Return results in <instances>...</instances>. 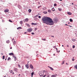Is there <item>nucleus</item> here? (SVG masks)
<instances>
[{
	"mask_svg": "<svg viewBox=\"0 0 77 77\" xmlns=\"http://www.w3.org/2000/svg\"><path fill=\"white\" fill-rule=\"evenodd\" d=\"M35 74V72H32L31 73V75H33Z\"/></svg>",
	"mask_w": 77,
	"mask_h": 77,
	"instance_id": "cd10ccee",
	"label": "nucleus"
},
{
	"mask_svg": "<svg viewBox=\"0 0 77 77\" xmlns=\"http://www.w3.org/2000/svg\"><path fill=\"white\" fill-rule=\"evenodd\" d=\"M21 27H18V28H17V30H19V29H21Z\"/></svg>",
	"mask_w": 77,
	"mask_h": 77,
	"instance_id": "4468645a",
	"label": "nucleus"
},
{
	"mask_svg": "<svg viewBox=\"0 0 77 77\" xmlns=\"http://www.w3.org/2000/svg\"><path fill=\"white\" fill-rule=\"evenodd\" d=\"M48 12H49V13H51V10H48Z\"/></svg>",
	"mask_w": 77,
	"mask_h": 77,
	"instance_id": "6ab92c4d",
	"label": "nucleus"
},
{
	"mask_svg": "<svg viewBox=\"0 0 77 77\" xmlns=\"http://www.w3.org/2000/svg\"><path fill=\"white\" fill-rule=\"evenodd\" d=\"M57 75L55 74V75H52L51 77H56V76Z\"/></svg>",
	"mask_w": 77,
	"mask_h": 77,
	"instance_id": "39448f33",
	"label": "nucleus"
},
{
	"mask_svg": "<svg viewBox=\"0 0 77 77\" xmlns=\"http://www.w3.org/2000/svg\"><path fill=\"white\" fill-rule=\"evenodd\" d=\"M9 55H10V56H12V55H14V53H10L9 54Z\"/></svg>",
	"mask_w": 77,
	"mask_h": 77,
	"instance_id": "9b49d317",
	"label": "nucleus"
},
{
	"mask_svg": "<svg viewBox=\"0 0 77 77\" xmlns=\"http://www.w3.org/2000/svg\"><path fill=\"white\" fill-rule=\"evenodd\" d=\"M17 61V57H16L15 58H14V61Z\"/></svg>",
	"mask_w": 77,
	"mask_h": 77,
	"instance_id": "c85d7f7f",
	"label": "nucleus"
},
{
	"mask_svg": "<svg viewBox=\"0 0 77 77\" xmlns=\"http://www.w3.org/2000/svg\"><path fill=\"white\" fill-rule=\"evenodd\" d=\"M18 66L19 68H21V66H20V64L18 65Z\"/></svg>",
	"mask_w": 77,
	"mask_h": 77,
	"instance_id": "aec40b11",
	"label": "nucleus"
},
{
	"mask_svg": "<svg viewBox=\"0 0 77 77\" xmlns=\"http://www.w3.org/2000/svg\"><path fill=\"white\" fill-rule=\"evenodd\" d=\"M68 24H70L69 22V23H68Z\"/></svg>",
	"mask_w": 77,
	"mask_h": 77,
	"instance_id": "69168bd1",
	"label": "nucleus"
},
{
	"mask_svg": "<svg viewBox=\"0 0 77 77\" xmlns=\"http://www.w3.org/2000/svg\"><path fill=\"white\" fill-rule=\"evenodd\" d=\"M5 56H3L2 58H3V60L5 59Z\"/></svg>",
	"mask_w": 77,
	"mask_h": 77,
	"instance_id": "c756f323",
	"label": "nucleus"
},
{
	"mask_svg": "<svg viewBox=\"0 0 77 77\" xmlns=\"http://www.w3.org/2000/svg\"><path fill=\"white\" fill-rule=\"evenodd\" d=\"M10 48V49H12V48L11 47Z\"/></svg>",
	"mask_w": 77,
	"mask_h": 77,
	"instance_id": "13d9d810",
	"label": "nucleus"
},
{
	"mask_svg": "<svg viewBox=\"0 0 77 77\" xmlns=\"http://www.w3.org/2000/svg\"><path fill=\"white\" fill-rule=\"evenodd\" d=\"M22 69H24V67H23V66H22Z\"/></svg>",
	"mask_w": 77,
	"mask_h": 77,
	"instance_id": "e433bc0d",
	"label": "nucleus"
},
{
	"mask_svg": "<svg viewBox=\"0 0 77 77\" xmlns=\"http://www.w3.org/2000/svg\"><path fill=\"white\" fill-rule=\"evenodd\" d=\"M25 21L27 22H28L29 21V19L28 18H26L25 20Z\"/></svg>",
	"mask_w": 77,
	"mask_h": 77,
	"instance_id": "f8f14e48",
	"label": "nucleus"
},
{
	"mask_svg": "<svg viewBox=\"0 0 77 77\" xmlns=\"http://www.w3.org/2000/svg\"><path fill=\"white\" fill-rule=\"evenodd\" d=\"M48 67L49 68H50L51 69V70H52V71H53V70H54V69H53V68H52L51 67H50L49 66H48Z\"/></svg>",
	"mask_w": 77,
	"mask_h": 77,
	"instance_id": "1a4fd4ad",
	"label": "nucleus"
},
{
	"mask_svg": "<svg viewBox=\"0 0 77 77\" xmlns=\"http://www.w3.org/2000/svg\"><path fill=\"white\" fill-rule=\"evenodd\" d=\"M66 46L67 47H69V45H67Z\"/></svg>",
	"mask_w": 77,
	"mask_h": 77,
	"instance_id": "49530a36",
	"label": "nucleus"
},
{
	"mask_svg": "<svg viewBox=\"0 0 77 77\" xmlns=\"http://www.w3.org/2000/svg\"><path fill=\"white\" fill-rule=\"evenodd\" d=\"M29 67L31 69H33V65H32V64H30Z\"/></svg>",
	"mask_w": 77,
	"mask_h": 77,
	"instance_id": "20e7f679",
	"label": "nucleus"
},
{
	"mask_svg": "<svg viewBox=\"0 0 77 77\" xmlns=\"http://www.w3.org/2000/svg\"><path fill=\"white\" fill-rule=\"evenodd\" d=\"M64 64V63H63L62 64Z\"/></svg>",
	"mask_w": 77,
	"mask_h": 77,
	"instance_id": "338daca9",
	"label": "nucleus"
},
{
	"mask_svg": "<svg viewBox=\"0 0 77 77\" xmlns=\"http://www.w3.org/2000/svg\"><path fill=\"white\" fill-rule=\"evenodd\" d=\"M13 57L14 58H15L16 57H15V56H14V55H13Z\"/></svg>",
	"mask_w": 77,
	"mask_h": 77,
	"instance_id": "c9c22d12",
	"label": "nucleus"
},
{
	"mask_svg": "<svg viewBox=\"0 0 77 77\" xmlns=\"http://www.w3.org/2000/svg\"><path fill=\"white\" fill-rule=\"evenodd\" d=\"M18 7L19 8V9H20V8H21V6L20 5H18Z\"/></svg>",
	"mask_w": 77,
	"mask_h": 77,
	"instance_id": "2eb2a0df",
	"label": "nucleus"
},
{
	"mask_svg": "<svg viewBox=\"0 0 77 77\" xmlns=\"http://www.w3.org/2000/svg\"><path fill=\"white\" fill-rule=\"evenodd\" d=\"M33 75H31V77H33Z\"/></svg>",
	"mask_w": 77,
	"mask_h": 77,
	"instance_id": "5fc2aeb1",
	"label": "nucleus"
},
{
	"mask_svg": "<svg viewBox=\"0 0 77 77\" xmlns=\"http://www.w3.org/2000/svg\"><path fill=\"white\" fill-rule=\"evenodd\" d=\"M13 72V71L12 70H10V73L11 74V73H12Z\"/></svg>",
	"mask_w": 77,
	"mask_h": 77,
	"instance_id": "2f4dec72",
	"label": "nucleus"
},
{
	"mask_svg": "<svg viewBox=\"0 0 77 77\" xmlns=\"http://www.w3.org/2000/svg\"><path fill=\"white\" fill-rule=\"evenodd\" d=\"M5 12H9V10L7 9L4 11Z\"/></svg>",
	"mask_w": 77,
	"mask_h": 77,
	"instance_id": "9d476101",
	"label": "nucleus"
},
{
	"mask_svg": "<svg viewBox=\"0 0 77 77\" xmlns=\"http://www.w3.org/2000/svg\"><path fill=\"white\" fill-rule=\"evenodd\" d=\"M33 30V29L32 28H29L27 29V31L28 32H31Z\"/></svg>",
	"mask_w": 77,
	"mask_h": 77,
	"instance_id": "f03ea898",
	"label": "nucleus"
},
{
	"mask_svg": "<svg viewBox=\"0 0 77 77\" xmlns=\"http://www.w3.org/2000/svg\"><path fill=\"white\" fill-rule=\"evenodd\" d=\"M12 74H13V75H14V72H13L12 73Z\"/></svg>",
	"mask_w": 77,
	"mask_h": 77,
	"instance_id": "603ef678",
	"label": "nucleus"
},
{
	"mask_svg": "<svg viewBox=\"0 0 77 77\" xmlns=\"http://www.w3.org/2000/svg\"><path fill=\"white\" fill-rule=\"evenodd\" d=\"M31 24H32V25H34V23H32Z\"/></svg>",
	"mask_w": 77,
	"mask_h": 77,
	"instance_id": "79ce46f5",
	"label": "nucleus"
},
{
	"mask_svg": "<svg viewBox=\"0 0 77 77\" xmlns=\"http://www.w3.org/2000/svg\"><path fill=\"white\" fill-rule=\"evenodd\" d=\"M9 21L10 22V23H12L13 21L12 20H9Z\"/></svg>",
	"mask_w": 77,
	"mask_h": 77,
	"instance_id": "a878e982",
	"label": "nucleus"
},
{
	"mask_svg": "<svg viewBox=\"0 0 77 77\" xmlns=\"http://www.w3.org/2000/svg\"><path fill=\"white\" fill-rule=\"evenodd\" d=\"M13 40H14V38H13L12 40L13 41Z\"/></svg>",
	"mask_w": 77,
	"mask_h": 77,
	"instance_id": "bf43d9fd",
	"label": "nucleus"
},
{
	"mask_svg": "<svg viewBox=\"0 0 77 77\" xmlns=\"http://www.w3.org/2000/svg\"><path fill=\"white\" fill-rule=\"evenodd\" d=\"M42 21L43 23L49 24V25H53L54 22L52 19L50 17H44L42 18Z\"/></svg>",
	"mask_w": 77,
	"mask_h": 77,
	"instance_id": "f257e3e1",
	"label": "nucleus"
},
{
	"mask_svg": "<svg viewBox=\"0 0 77 77\" xmlns=\"http://www.w3.org/2000/svg\"><path fill=\"white\" fill-rule=\"evenodd\" d=\"M13 44H14H14H16V42H15V41H14V42H13Z\"/></svg>",
	"mask_w": 77,
	"mask_h": 77,
	"instance_id": "412c9836",
	"label": "nucleus"
},
{
	"mask_svg": "<svg viewBox=\"0 0 77 77\" xmlns=\"http://www.w3.org/2000/svg\"><path fill=\"white\" fill-rule=\"evenodd\" d=\"M67 14H68V15H72V13L69 12H67Z\"/></svg>",
	"mask_w": 77,
	"mask_h": 77,
	"instance_id": "0eeeda50",
	"label": "nucleus"
},
{
	"mask_svg": "<svg viewBox=\"0 0 77 77\" xmlns=\"http://www.w3.org/2000/svg\"><path fill=\"white\" fill-rule=\"evenodd\" d=\"M72 48H75V45H73Z\"/></svg>",
	"mask_w": 77,
	"mask_h": 77,
	"instance_id": "f704fd0d",
	"label": "nucleus"
},
{
	"mask_svg": "<svg viewBox=\"0 0 77 77\" xmlns=\"http://www.w3.org/2000/svg\"><path fill=\"white\" fill-rule=\"evenodd\" d=\"M26 33H27V32H24L25 34H26Z\"/></svg>",
	"mask_w": 77,
	"mask_h": 77,
	"instance_id": "3c124183",
	"label": "nucleus"
},
{
	"mask_svg": "<svg viewBox=\"0 0 77 77\" xmlns=\"http://www.w3.org/2000/svg\"><path fill=\"white\" fill-rule=\"evenodd\" d=\"M34 26H36V25H38V23H34Z\"/></svg>",
	"mask_w": 77,
	"mask_h": 77,
	"instance_id": "473e14b6",
	"label": "nucleus"
},
{
	"mask_svg": "<svg viewBox=\"0 0 77 77\" xmlns=\"http://www.w3.org/2000/svg\"><path fill=\"white\" fill-rule=\"evenodd\" d=\"M46 9H47V8L44 7V8H43V10H45Z\"/></svg>",
	"mask_w": 77,
	"mask_h": 77,
	"instance_id": "dca6fc26",
	"label": "nucleus"
},
{
	"mask_svg": "<svg viewBox=\"0 0 77 77\" xmlns=\"http://www.w3.org/2000/svg\"><path fill=\"white\" fill-rule=\"evenodd\" d=\"M22 23H23V21H20V24H22Z\"/></svg>",
	"mask_w": 77,
	"mask_h": 77,
	"instance_id": "7c9ffc66",
	"label": "nucleus"
},
{
	"mask_svg": "<svg viewBox=\"0 0 77 77\" xmlns=\"http://www.w3.org/2000/svg\"><path fill=\"white\" fill-rule=\"evenodd\" d=\"M41 18V16H38V18Z\"/></svg>",
	"mask_w": 77,
	"mask_h": 77,
	"instance_id": "ea45409f",
	"label": "nucleus"
},
{
	"mask_svg": "<svg viewBox=\"0 0 77 77\" xmlns=\"http://www.w3.org/2000/svg\"><path fill=\"white\" fill-rule=\"evenodd\" d=\"M37 29H38L36 28H35V31H36V30H37Z\"/></svg>",
	"mask_w": 77,
	"mask_h": 77,
	"instance_id": "a19ab883",
	"label": "nucleus"
},
{
	"mask_svg": "<svg viewBox=\"0 0 77 77\" xmlns=\"http://www.w3.org/2000/svg\"><path fill=\"white\" fill-rule=\"evenodd\" d=\"M51 37H52V38H54V36L51 35Z\"/></svg>",
	"mask_w": 77,
	"mask_h": 77,
	"instance_id": "8fccbe9b",
	"label": "nucleus"
},
{
	"mask_svg": "<svg viewBox=\"0 0 77 77\" xmlns=\"http://www.w3.org/2000/svg\"><path fill=\"white\" fill-rule=\"evenodd\" d=\"M28 11H29V12L30 13V12H31V11H32V10L30 9H29L28 10Z\"/></svg>",
	"mask_w": 77,
	"mask_h": 77,
	"instance_id": "a211bd4d",
	"label": "nucleus"
},
{
	"mask_svg": "<svg viewBox=\"0 0 77 77\" xmlns=\"http://www.w3.org/2000/svg\"><path fill=\"white\" fill-rule=\"evenodd\" d=\"M26 25H27V27H30V25L29 24H26Z\"/></svg>",
	"mask_w": 77,
	"mask_h": 77,
	"instance_id": "393cba45",
	"label": "nucleus"
},
{
	"mask_svg": "<svg viewBox=\"0 0 77 77\" xmlns=\"http://www.w3.org/2000/svg\"><path fill=\"white\" fill-rule=\"evenodd\" d=\"M72 41H75V39H74V38H72Z\"/></svg>",
	"mask_w": 77,
	"mask_h": 77,
	"instance_id": "f3484780",
	"label": "nucleus"
},
{
	"mask_svg": "<svg viewBox=\"0 0 77 77\" xmlns=\"http://www.w3.org/2000/svg\"><path fill=\"white\" fill-rule=\"evenodd\" d=\"M52 11H55V9H54V8H53L52 9H51Z\"/></svg>",
	"mask_w": 77,
	"mask_h": 77,
	"instance_id": "b1692460",
	"label": "nucleus"
},
{
	"mask_svg": "<svg viewBox=\"0 0 77 77\" xmlns=\"http://www.w3.org/2000/svg\"><path fill=\"white\" fill-rule=\"evenodd\" d=\"M19 75H20V74H19Z\"/></svg>",
	"mask_w": 77,
	"mask_h": 77,
	"instance_id": "0e129e2a",
	"label": "nucleus"
},
{
	"mask_svg": "<svg viewBox=\"0 0 77 77\" xmlns=\"http://www.w3.org/2000/svg\"><path fill=\"white\" fill-rule=\"evenodd\" d=\"M56 47V46H53V48H55Z\"/></svg>",
	"mask_w": 77,
	"mask_h": 77,
	"instance_id": "de8ad7c7",
	"label": "nucleus"
},
{
	"mask_svg": "<svg viewBox=\"0 0 77 77\" xmlns=\"http://www.w3.org/2000/svg\"><path fill=\"white\" fill-rule=\"evenodd\" d=\"M39 74L40 77H43V75H44V74H42L41 73H39Z\"/></svg>",
	"mask_w": 77,
	"mask_h": 77,
	"instance_id": "423d86ee",
	"label": "nucleus"
},
{
	"mask_svg": "<svg viewBox=\"0 0 77 77\" xmlns=\"http://www.w3.org/2000/svg\"><path fill=\"white\" fill-rule=\"evenodd\" d=\"M34 33H33V32H32V35H34Z\"/></svg>",
	"mask_w": 77,
	"mask_h": 77,
	"instance_id": "c03bdc74",
	"label": "nucleus"
},
{
	"mask_svg": "<svg viewBox=\"0 0 77 77\" xmlns=\"http://www.w3.org/2000/svg\"><path fill=\"white\" fill-rule=\"evenodd\" d=\"M5 60H7V58H5Z\"/></svg>",
	"mask_w": 77,
	"mask_h": 77,
	"instance_id": "6e6d98bb",
	"label": "nucleus"
},
{
	"mask_svg": "<svg viewBox=\"0 0 77 77\" xmlns=\"http://www.w3.org/2000/svg\"><path fill=\"white\" fill-rule=\"evenodd\" d=\"M71 77H74V76H71Z\"/></svg>",
	"mask_w": 77,
	"mask_h": 77,
	"instance_id": "4d7b16f0",
	"label": "nucleus"
},
{
	"mask_svg": "<svg viewBox=\"0 0 77 77\" xmlns=\"http://www.w3.org/2000/svg\"><path fill=\"white\" fill-rule=\"evenodd\" d=\"M11 58H10V57H9L8 58V60H11Z\"/></svg>",
	"mask_w": 77,
	"mask_h": 77,
	"instance_id": "bb28decb",
	"label": "nucleus"
},
{
	"mask_svg": "<svg viewBox=\"0 0 77 77\" xmlns=\"http://www.w3.org/2000/svg\"><path fill=\"white\" fill-rule=\"evenodd\" d=\"M72 61H74V59H72Z\"/></svg>",
	"mask_w": 77,
	"mask_h": 77,
	"instance_id": "09e8293b",
	"label": "nucleus"
},
{
	"mask_svg": "<svg viewBox=\"0 0 77 77\" xmlns=\"http://www.w3.org/2000/svg\"><path fill=\"white\" fill-rule=\"evenodd\" d=\"M65 26H68L67 24H65Z\"/></svg>",
	"mask_w": 77,
	"mask_h": 77,
	"instance_id": "864d4df0",
	"label": "nucleus"
},
{
	"mask_svg": "<svg viewBox=\"0 0 77 77\" xmlns=\"http://www.w3.org/2000/svg\"><path fill=\"white\" fill-rule=\"evenodd\" d=\"M28 63H27V64H26L25 65V66L26 67L27 69H28L29 68V65H28Z\"/></svg>",
	"mask_w": 77,
	"mask_h": 77,
	"instance_id": "7ed1b4c3",
	"label": "nucleus"
},
{
	"mask_svg": "<svg viewBox=\"0 0 77 77\" xmlns=\"http://www.w3.org/2000/svg\"><path fill=\"white\" fill-rule=\"evenodd\" d=\"M68 26H69L70 27H72V26H69V25H68Z\"/></svg>",
	"mask_w": 77,
	"mask_h": 77,
	"instance_id": "a18cd8bd",
	"label": "nucleus"
},
{
	"mask_svg": "<svg viewBox=\"0 0 77 77\" xmlns=\"http://www.w3.org/2000/svg\"><path fill=\"white\" fill-rule=\"evenodd\" d=\"M62 47H63V45H62Z\"/></svg>",
	"mask_w": 77,
	"mask_h": 77,
	"instance_id": "774afa93",
	"label": "nucleus"
},
{
	"mask_svg": "<svg viewBox=\"0 0 77 77\" xmlns=\"http://www.w3.org/2000/svg\"><path fill=\"white\" fill-rule=\"evenodd\" d=\"M1 54L3 55V54L1 53Z\"/></svg>",
	"mask_w": 77,
	"mask_h": 77,
	"instance_id": "680f3d73",
	"label": "nucleus"
},
{
	"mask_svg": "<svg viewBox=\"0 0 77 77\" xmlns=\"http://www.w3.org/2000/svg\"><path fill=\"white\" fill-rule=\"evenodd\" d=\"M43 13L45 14H47V12L45 11H44L43 12Z\"/></svg>",
	"mask_w": 77,
	"mask_h": 77,
	"instance_id": "ddd939ff",
	"label": "nucleus"
},
{
	"mask_svg": "<svg viewBox=\"0 0 77 77\" xmlns=\"http://www.w3.org/2000/svg\"><path fill=\"white\" fill-rule=\"evenodd\" d=\"M6 42L7 43V44H9V40H8Z\"/></svg>",
	"mask_w": 77,
	"mask_h": 77,
	"instance_id": "4be33fe9",
	"label": "nucleus"
},
{
	"mask_svg": "<svg viewBox=\"0 0 77 77\" xmlns=\"http://www.w3.org/2000/svg\"><path fill=\"white\" fill-rule=\"evenodd\" d=\"M54 6H57V4H54Z\"/></svg>",
	"mask_w": 77,
	"mask_h": 77,
	"instance_id": "72a5a7b5",
	"label": "nucleus"
},
{
	"mask_svg": "<svg viewBox=\"0 0 77 77\" xmlns=\"http://www.w3.org/2000/svg\"><path fill=\"white\" fill-rule=\"evenodd\" d=\"M41 7V5H40L39 6H38V8L39 9V8H40V7Z\"/></svg>",
	"mask_w": 77,
	"mask_h": 77,
	"instance_id": "58836bf2",
	"label": "nucleus"
},
{
	"mask_svg": "<svg viewBox=\"0 0 77 77\" xmlns=\"http://www.w3.org/2000/svg\"><path fill=\"white\" fill-rule=\"evenodd\" d=\"M45 70H43V72H45Z\"/></svg>",
	"mask_w": 77,
	"mask_h": 77,
	"instance_id": "e2e57ef3",
	"label": "nucleus"
},
{
	"mask_svg": "<svg viewBox=\"0 0 77 77\" xmlns=\"http://www.w3.org/2000/svg\"><path fill=\"white\" fill-rule=\"evenodd\" d=\"M14 71H16V72L18 71V69L17 68H14Z\"/></svg>",
	"mask_w": 77,
	"mask_h": 77,
	"instance_id": "6e6552de",
	"label": "nucleus"
},
{
	"mask_svg": "<svg viewBox=\"0 0 77 77\" xmlns=\"http://www.w3.org/2000/svg\"><path fill=\"white\" fill-rule=\"evenodd\" d=\"M69 20H70V22H72V21H73V20H72V19H69Z\"/></svg>",
	"mask_w": 77,
	"mask_h": 77,
	"instance_id": "5701e85b",
	"label": "nucleus"
},
{
	"mask_svg": "<svg viewBox=\"0 0 77 77\" xmlns=\"http://www.w3.org/2000/svg\"><path fill=\"white\" fill-rule=\"evenodd\" d=\"M42 40L43 41H46V39H42Z\"/></svg>",
	"mask_w": 77,
	"mask_h": 77,
	"instance_id": "4c0bfd02",
	"label": "nucleus"
},
{
	"mask_svg": "<svg viewBox=\"0 0 77 77\" xmlns=\"http://www.w3.org/2000/svg\"><path fill=\"white\" fill-rule=\"evenodd\" d=\"M62 11V9L60 8V9L59 10V11Z\"/></svg>",
	"mask_w": 77,
	"mask_h": 77,
	"instance_id": "37998d69",
	"label": "nucleus"
},
{
	"mask_svg": "<svg viewBox=\"0 0 77 77\" xmlns=\"http://www.w3.org/2000/svg\"><path fill=\"white\" fill-rule=\"evenodd\" d=\"M56 50H57V48H56Z\"/></svg>",
	"mask_w": 77,
	"mask_h": 77,
	"instance_id": "052dcab7",
	"label": "nucleus"
}]
</instances>
